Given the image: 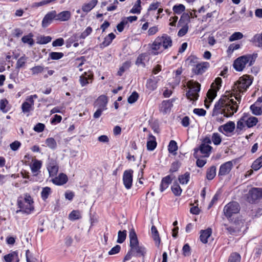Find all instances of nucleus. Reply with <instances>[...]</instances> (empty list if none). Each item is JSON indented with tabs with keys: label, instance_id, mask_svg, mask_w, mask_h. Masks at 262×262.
I'll return each mask as SVG.
<instances>
[{
	"label": "nucleus",
	"instance_id": "f257e3e1",
	"mask_svg": "<svg viewBox=\"0 0 262 262\" xmlns=\"http://www.w3.org/2000/svg\"><path fill=\"white\" fill-rule=\"evenodd\" d=\"M172 41L171 37L166 34L161 37H158L151 45V54L157 55L161 53L163 50H160L161 47L163 49H167L172 46Z\"/></svg>",
	"mask_w": 262,
	"mask_h": 262
},
{
	"label": "nucleus",
	"instance_id": "f03ea898",
	"mask_svg": "<svg viewBox=\"0 0 262 262\" xmlns=\"http://www.w3.org/2000/svg\"><path fill=\"white\" fill-rule=\"evenodd\" d=\"M130 250L133 253V256L144 257L146 253V248L140 245L135 230L132 228L129 234Z\"/></svg>",
	"mask_w": 262,
	"mask_h": 262
},
{
	"label": "nucleus",
	"instance_id": "7ed1b4c3",
	"mask_svg": "<svg viewBox=\"0 0 262 262\" xmlns=\"http://www.w3.org/2000/svg\"><path fill=\"white\" fill-rule=\"evenodd\" d=\"M33 204V199L28 193H26L24 198L19 197L17 200V205L19 209L17 210L16 213L30 214L34 209Z\"/></svg>",
	"mask_w": 262,
	"mask_h": 262
},
{
	"label": "nucleus",
	"instance_id": "20e7f679",
	"mask_svg": "<svg viewBox=\"0 0 262 262\" xmlns=\"http://www.w3.org/2000/svg\"><path fill=\"white\" fill-rule=\"evenodd\" d=\"M257 57V53L241 56L234 60L233 67L237 71H242L246 67V64H248V66H252Z\"/></svg>",
	"mask_w": 262,
	"mask_h": 262
},
{
	"label": "nucleus",
	"instance_id": "39448f33",
	"mask_svg": "<svg viewBox=\"0 0 262 262\" xmlns=\"http://www.w3.org/2000/svg\"><path fill=\"white\" fill-rule=\"evenodd\" d=\"M238 106L237 102L233 99H230L225 97V98H220L214 105L213 110H222L226 108L227 112L234 111L237 112Z\"/></svg>",
	"mask_w": 262,
	"mask_h": 262
},
{
	"label": "nucleus",
	"instance_id": "423d86ee",
	"mask_svg": "<svg viewBox=\"0 0 262 262\" xmlns=\"http://www.w3.org/2000/svg\"><path fill=\"white\" fill-rule=\"evenodd\" d=\"M252 80L247 75L241 77L234 84V89L240 93L245 92L252 84Z\"/></svg>",
	"mask_w": 262,
	"mask_h": 262
},
{
	"label": "nucleus",
	"instance_id": "0eeeda50",
	"mask_svg": "<svg viewBox=\"0 0 262 262\" xmlns=\"http://www.w3.org/2000/svg\"><path fill=\"white\" fill-rule=\"evenodd\" d=\"M262 196V189L252 188L245 194V200L250 203H255Z\"/></svg>",
	"mask_w": 262,
	"mask_h": 262
},
{
	"label": "nucleus",
	"instance_id": "6e6552de",
	"mask_svg": "<svg viewBox=\"0 0 262 262\" xmlns=\"http://www.w3.org/2000/svg\"><path fill=\"white\" fill-rule=\"evenodd\" d=\"M240 210V206L236 202H231L227 204L224 208V213L228 219L234 214H237Z\"/></svg>",
	"mask_w": 262,
	"mask_h": 262
},
{
	"label": "nucleus",
	"instance_id": "1a4fd4ad",
	"mask_svg": "<svg viewBox=\"0 0 262 262\" xmlns=\"http://www.w3.org/2000/svg\"><path fill=\"white\" fill-rule=\"evenodd\" d=\"M212 147L209 145H205L204 144H201L198 148H195L194 149L193 157L195 158L198 157H201L198 152L200 151V152L203 155V157H208L210 156Z\"/></svg>",
	"mask_w": 262,
	"mask_h": 262
},
{
	"label": "nucleus",
	"instance_id": "9d476101",
	"mask_svg": "<svg viewBox=\"0 0 262 262\" xmlns=\"http://www.w3.org/2000/svg\"><path fill=\"white\" fill-rule=\"evenodd\" d=\"M201 89V84L195 82L192 87L186 93L187 99L190 100H196L199 96L198 92H200Z\"/></svg>",
	"mask_w": 262,
	"mask_h": 262
},
{
	"label": "nucleus",
	"instance_id": "9b49d317",
	"mask_svg": "<svg viewBox=\"0 0 262 262\" xmlns=\"http://www.w3.org/2000/svg\"><path fill=\"white\" fill-rule=\"evenodd\" d=\"M133 170L132 169L126 170L123 174V183L127 189L131 188L133 184Z\"/></svg>",
	"mask_w": 262,
	"mask_h": 262
},
{
	"label": "nucleus",
	"instance_id": "f8f14e48",
	"mask_svg": "<svg viewBox=\"0 0 262 262\" xmlns=\"http://www.w3.org/2000/svg\"><path fill=\"white\" fill-rule=\"evenodd\" d=\"M209 63L208 62H202L193 66L192 68V72L195 75H202L205 73L209 67Z\"/></svg>",
	"mask_w": 262,
	"mask_h": 262
},
{
	"label": "nucleus",
	"instance_id": "ddd939ff",
	"mask_svg": "<svg viewBox=\"0 0 262 262\" xmlns=\"http://www.w3.org/2000/svg\"><path fill=\"white\" fill-rule=\"evenodd\" d=\"M56 20V11L52 10L48 12L43 18L41 21V26L43 28L48 27L53 21Z\"/></svg>",
	"mask_w": 262,
	"mask_h": 262
},
{
	"label": "nucleus",
	"instance_id": "4468645a",
	"mask_svg": "<svg viewBox=\"0 0 262 262\" xmlns=\"http://www.w3.org/2000/svg\"><path fill=\"white\" fill-rule=\"evenodd\" d=\"M233 167L232 161L226 162L222 164L220 167L218 176L219 177L224 176L228 174Z\"/></svg>",
	"mask_w": 262,
	"mask_h": 262
},
{
	"label": "nucleus",
	"instance_id": "2eb2a0df",
	"mask_svg": "<svg viewBox=\"0 0 262 262\" xmlns=\"http://www.w3.org/2000/svg\"><path fill=\"white\" fill-rule=\"evenodd\" d=\"M93 79V74L91 71L85 72L79 78V81L82 86L89 83H92Z\"/></svg>",
	"mask_w": 262,
	"mask_h": 262
},
{
	"label": "nucleus",
	"instance_id": "dca6fc26",
	"mask_svg": "<svg viewBox=\"0 0 262 262\" xmlns=\"http://www.w3.org/2000/svg\"><path fill=\"white\" fill-rule=\"evenodd\" d=\"M262 96L259 97L257 101L250 106V110L254 115H260L262 113Z\"/></svg>",
	"mask_w": 262,
	"mask_h": 262
},
{
	"label": "nucleus",
	"instance_id": "f3484780",
	"mask_svg": "<svg viewBox=\"0 0 262 262\" xmlns=\"http://www.w3.org/2000/svg\"><path fill=\"white\" fill-rule=\"evenodd\" d=\"M245 120V124L248 127H252L257 124L258 119L256 117L252 116L249 113H244L243 115V120Z\"/></svg>",
	"mask_w": 262,
	"mask_h": 262
},
{
	"label": "nucleus",
	"instance_id": "a211bd4d",
	"mask_svg": "<svg viewBox=\"0 0 262 262\" xmlns=\"http://www.w3.org/2000/svg\"><path fill=\"white\" fill-rule=\"evenodd\" d=\"M160 80L159 77H155L152 75L150 76V78L147 80L146 83V88L153 91L155 90L158 87V82Z\"/></svg>",
	"mask_w": 262,
	"mask_h": 262
},
{
	"label": "nucleus",
	"instance_id": "6ab92c4d",
	"mask_svg": "<svg viewBox=\"0 0 262 262\" xmlns=\"http://www.w3.org/2000/svg\"><path fill=\"white\" fill-rule=\"evenodd\" d=\"M235 129V123L232 121H229L227 123L220 126L219 127V131L224 134L232 133Z\"/></svg>",
	"mask_w": 262,
	"mask_h": 262
},
{
	"label": "nucleus",
	"instance_id": "aec40b11",
	"mask_svg": "<svg viewBox=\"0 0 262 262\" xmlns=\"http://www.w3.org/2000/svg\"><path fill=\"white\" fill-rule=\"evenodd\" d=\"M108 102L107 97L105 95L100 96L95 102V106L101 108L104 111L107 109L106 105Z\"/></svg>",
	"mask_w": 262,
	"mask_h": 262
},
{
	"label": "nucleus",
	"instance_id": "412c9836",
	"mask_svg": "<svg viewBox=\"0 0 262 262\" xmlns=\"http://www.w3.org/2000/svg\"><path fill=\"white\" fill-rule=\"evenodd\" d=\"M47 169L50 177H54L58 171L59 167L56 161L51 160L49 163Z\"/></svg>",
	"mask_w": 262,
	"mask_h": 262
},
{
	"label": "nucleus",
	"instance_id": "4be33fe9",
	"mask_svg": "<svg viewBox=\"0 0 262 262\" xmlns=\"http://www.w3.org/2000/svg\"><path fill=\"white\" fill-rule=\"evenodd\" d=\"M34 101L32 98L27 99V101L24 102L21 105L22 112L24 113H29L33 109Z\"/></svg>",
	"mask_w": 262,
	"mask_h": 262
},
{
	"label": "nucleus",
	"instance_id": "5701e85b",
	"mask_svg": "<svg viewBox=\"0 0 262 262\" xmlns=\"http://www.w3.org/2000/svg\"><path fill=\"white\" fill-rule=\"evenodd\" d=\"M68 180V178L67 176L63 173H61L58 177L52 179V182L53 184L60 186L66 184Z\"/></svg>",
	"mask_w": 262,
	"mask_h": 262
},
{
	"label": "nucleus",
	"instance_id": "b1692460",
	"mask_svg": "<svg viewBox=\"0 0 262 262\" xmlns=\"http://www.w3.org/2000/svg\"><path fill=\"white\" fill-rule=\"evenodd\" d=\"M71 17V13L69 11H63L59 13L56 12V20L60 21H66L69 20Z\"/></svg>",
	"mask_w": 262,
	"mask_h": 262
},
{
	"label": "nucleus",
	"instance_id": "393cba45",
	"mask_svg": "<svg viewBox=\"0 0 262 262\" xmlns=\"http://www.w3.org/2000/svg\"><path fill=\"white\" fill-rule=\"evenodd\" d=\"M200 241L204 244H206L208 242V238L211 236L212 234V229L210 228L206 230H201L200 231Z\"/></svg>",
	"mask_w": 262,
	"mask_h": 262
},
{
	"label": "nucleus",
	"instance_id": "a878e982",
	"mask_svg": "<svg viewBox=\"0 0 262 262\" xmlns=\"http://www.w3.org/2000/svg\"><path fill=\"white\" fill-rule=\"evenodd\" d=\"M172 181V178L170 175H168L165 177H164L161 181L160 184V190L161 192H163L166 188H168L169 184L171 183Z\"/></svg>",
	"mask_w": 262,
	"mask_h": 262
},
{
	"label": "nucleus",
	"instance_id": "bb28decb",
	"mask_svg": "<svg viewBox=\"0 0 262 262\" xmlns=\"http://www.w3.org/2000/svg\"><path fill=\"white\" fill-rule=\"evenodd\" d=\"M174 101V99H169L168 100H164L162 102L161 110L164 113L166 114L170 111L171 107L172 106V102Z\"/></svg>",
	"mask_w": 262,
	"mask_h": 262
},
{
	"label": "nucleus",
	"instance_id": "cd10ccee",
	"mask_svg": "<svg viewBox=\"0 0 262 262\" xmlns=\"http://www.w3.org/2000/svg\"><path fill=\"white\" fill-rule=\"evenodd\" d=\"M4 258L6 262H19L18 252L13 251L4 256Z\"/></svg>",
	"mask_w": 262,
	"mask_h": 262
},
{
	"label": "nucleus",
	"instance_id": "c85d7f7f",
	"mask_svg": "<svg viewBox=\"0 0 262 262\" xmlns=\"http://www.w3.org/2000/svg\"><path fill=\"white\" fill-rule=\"evenodd\" d=\"M156 138L151 134H149L147 142V149L149 151L154 150L157 146Z\"/></svg>",
	"mask_w": 262,
	"mask_h": 262
},
{
	"label": "nucleus",
	"instance_id": "c756f323",
	"mask_svg": "<svg viewBox=\"0 0 262 262\" xmlns=\"http://www.w3.org/2000/svg\"><path fill=\"white\" fill-rule=\"evenodd\" d=\"M98 0H92L88 3L84 4L81 8L82 10L86 13L91 11L97 4Z\"/></svg>",
	"mask_w": 262,
	"mask_h": 262
},
{
	"label": "nucleus",
	"instance_id": "7c9ffc66",
	"mask_svg": "<svg viewBox=\"0 0 262 262\" xmlns=\"http://www.w3.org/2000/svg\"><path fill=\"white\" fill-rule=\"evenodd\" d=\"M236 112H234V111H230L229 112L227 111L226 108H224L221 110H213L212 112V116H218L220 114H223L224 116L226 117H231L233 115L234 113Z\"/></svg>",
	"mask_w": 262,
	"mask_h": 262
},
{
	"label": "nucleus",
	"instance_id": "2f4dec72",
	"mask_svg": "<svg viewBox=\"0 0 262 262\" xmlns=\"http://www.w3.org/2000/svg\"><path fill=\"white\" fill-rule=\"evenodd\" d=\"M151 232L152 234V237L155 242L156 245L157 247H159L160 242H161V239L159 236V232L156 228V227L155 226H152L151 228Z\"/></svg>",
	"mask_w": 262,
	"mask_h": 262
},
{
	"label": "nucleus",
	"instance_id": "473e14b6",
	"mask_svg": "<svg viewBox=\"0 0 262 262\" xmlns=\"http://www.w3.org/2000/svg\"><path fill=\"white\" fill-rule=\"evenodd\" d=\"M250 41L255 46H262V33L255 34Z\"/></svg>",
	"mask_w": 262,
	"mask_h": 262
},
{
	"label": "nucleus",
	"instance_id": "72a5a7b5",
	"mask_svg": "<svg viewBox=\"0 0 262 262\" xmlns=\"http://www.w3.org/2000/svg\"><path fill=\"white\" fill-rule=\"evenodd\" d=\"M115 37L116 36L113 33H110L104 38V41L100 45V48L106 47L110 45Z\"/></svg>",
	"mask_w": 262,
	"mask_h": 262
},
{
	"label": "nucleus",
	"instance_id": "f704fd0d",
	"mask_svg": "<svg viewBox=\"0 0 262 262\" xmlns=\"http://www.w3.org/2000/svg\"><path fill=\"white\" fill-rule=\"evenodd\" d=\"M216 176V167L211 166L207 169L206 171V178L208 180H212Z\"/></svg>",
	"mask_w": 262,
	"mask_h": 262
},
{
	"label": "nucleus",
	"instance_id": "c9c22d12",
	"mask_svg": "<svg viewBox=\"0 0 262 262\" xmlns=\"http://www.w3.org/2000/svg\"><path fill=\"white\" fill-rule=\"evenodd\" d=\"M41 165L42 163L40 161L35 159L32 164L30 166L32 172L33 173L37 172L41 168Z\"/></svg>",
	"mask_w": 262,
	"mask_h": 262
},
{
	"label": "nucleus",
	"instance_id": "e433bc0d",
	"mask_svg": "<svg viewBox=\"0 0 262 262\" xmlns=\"http://www.w3.org/2000/svg\"><path fill=\"white\" fill-rule=\"evenodd\" d=\"M190 179V173L186 172L184 174L180 175L178 180L182 185L187 184Z\"/></svg>",
	"mask_w": 262,
	"mask_h": 262
},
{
	"label": "nucleus",
	"instance_id": "4c0bfd02",
	"mask_svg": "<svg viewBox=\"0 0 262 262\" xmlns=\"http://www.w3.org/2000/svg\"><path fill=\"white\" fill-rule=\"evenodd\" d=\"M130 61H127L124 62L122 66L119 68V70L117 72V75L119 76H121L123 73L130 68Z\"/></svg>",
	"mask_w": 262,
	"mask_h": 262
},
{
	"label": "nucleus",
	"instance_id": "58836bf2",
	"mask_svg": "<svg viewBox=\"0 0 262 262\" xmlns=\"http://www.w3.org/2000/svg\"><path fill=\"white\" fill-rule=\"evenodd\" d=\"M33 36L32 33H29L28 35L24 36L21 38V41L24 43H28L30 46H32L34 43V39L32 38Z\"/></svg>",
	"mask_w": 262,
	"mask_h": 262
},
{
	"label": "nucleus",
	"instance_id": "ea45409f",
	"mask_svg": "<svg viewBox=\"0 0 262 262\" xmlns=\"http://www.w3.org/2000/svg\"><path fill=\"white\" fill-rule=\"evenodd\" d=\"M262 167V156L258 157L252 163L251 167L253 170L257 171Z\"/></svg>",
	"mask_w": 262,
	"mask_h": 262
},
{
	"label": "nucleus",
	"instance_id": "a19ab883",
	"mask_svg": "<svg viewBox=\"0 0 262 262\" xmlns=\"http://www.w3.org/2000/svg\"><path fill=\"white\" fill-rule=\"evenodd\" d=\"M45 143L48 147L54 150L57 147V143L53 138H48L46 140Z\"/></svg>",
	"mask_w": 262,
	"mask_h": 262
},
{
	"label": "nucleus",
	"instance_id": "79ce46f5",
	"mask_svg": "<svg viewBox=\"0 0 262 262\" xmlns=\"http://www.w3.org/2000/svg\"><path fill=\"white\" fill-rule=\"evenodd\" d=\"M51 193V189L49 187H43L41 192V196L43 201H46Z\"/></svg>",
	"mask_w": 262,
	"mask_h": 262
},
{
	"label": "nucleus",
	"instance_id": "37998d69",
	"mask_svg": "<svg viewBox=\"0 0 262 262\" xmlns=\"http://www.w3.org/2000/svg\"><path fill=\"white\" fill-rule=\"evenodd\" d=\"M27 58L24 55L20 57L17 61L16 64V69L19 70L20 68L24 67L27 62Z\"/></svg>",
	"mask_w": 262,
	"mask_h": 262
},
{
	"label": "nucleus",
	"instance_id": "c03bdc74",
	"mask_svg": "<svg viewBox=\"0 0 262 262\" xmlns=\"http://www.w3.org/2000/svg\"><path fill=\"white\" fill-rule=\"evenodd\" d=\"M171 191L176 196H180L182 190L177 183H174L171 187Z\"/></svg>",
	"mask_w": 262,
	"mask_h": 262
},
{
	"label": "nucleus",
	"instance_id": "a18cd8bd",
	"mask_svg": "<svg viewBox=\"0 0 262 262\" xmlns=\"http://www.w3.org/2000/svg\"><path fill=\"white\" fill-rule=\"evenodd\" d=\"M37 43L42 45L50 42L52 40V37L50 36H41L37 38Z\"/></svg>",
	"mask_w": 262,
	"mask_h": 262
},
{
	"label": "nucleus",
	"instance_id": "49530a36",
	"mask_svg": "<svg viewBox=\"0 0 262 262\" xmlns=\"http://www.w3.org/2000/svg\"><path fill=\"white\" fill-rule=\"evenodd\" d=\"M147 56L146 53H142L140 54L137 58L136 61V64L137 66H139L140 64L142 65L143 67L145 66V63L144 62V61L145 60V58Z\"/></svg>",
	"mask_w": 262,
	"mask_h": 262
},
{
	"label": "nucleus",
	"instance_id": "de8ad7c7",
	"mask_svg": "<svg viewBox=\"0 0 262 262\" xmlns=\"http://www.w3.org/2000/svg\"><path fill=\"white\" fill-rule=\"evenodd\" d=\"M126 237V231L125 230L123 231H119L118 233V239L117 242L118 243L121 244L124 242Z\"/></svg>",
	"mask_w": 262,
	"mask_h": 262
},
{
	"label": "nucleus",
	"instance_id": "09e8293b",
	"mask_svg": "<svg viewBox=\"0 0 262 262\" xmlns=\"http://www.w3.org/2000/svg\"><path fill=\"white\" fill-rule=\"evenodd\" d=\"M211 139L213 144L216 145L220 144L222 142V138L217 133H214L212 134Z\"/></svg>",
	"mask_w": 262,
	"mask_h": 262
},
{
	"label": "nucleus",
	"instance_id": "8fccbe9b",
	"mask_svg": "<svg viewBox=\"0 0 262 262\" xmlns=\"http://www.w3.org/2000/svg\"><path fill=\"white\" fill-rule=\"evenodd\" d=\"M64 54L62 52H52L49 53V57L52 60H58L62 58Z\"/></svg>",
	"mask_w": 262,
	"mask_h": 262
},
{
	"label": "nucleus",
	"instance_id": "3c124183",
	"mask_svg": "<svg viewBox=\"0 0 262 262\" xmlns=\"http://www.w3.org/2000/svg\"><path fill=\"white\" fill-rule=\"evenodd\" d=\"M241 255L236 252L232 253L230 255L228 262H239L241 260Z\"/></svg>",
	"mask_w": 262,
	"mask_h": 262
},
{
	"label": "nucleus",
	"instance_id": "603ef678",
	"mask_svg": "<svg viewBox=\"0 0 262 262\" xmlns=\"http://www.w3.org/2000/svg\"><path fill=\"white\" fill-rule=\"evenodd\" d=\"M168 149L170 153H173L178 150L177 142L174 140H171L168 146Z\"/></svg>",
	"mask_w": 262,
	"mask_h": 262
},
{
	"label": "nucleus",
	"instance_id": "864d4df0",
	"mask_svg": "<svg viewBox=\"0 0 262 262\" xmlns=\"http://www.w3.org/2000/svg\"><path fill=\"white\" fill-rule=\"evenodd\" d=\"M217 91L218 90H216L215 89L212 88L208 91L207 97L211 101H212L216 96V93Z\"/></svg>",
	"mask_w": 262,
	"mask_h": 262
},
{
	"label": "nucleus",
	"instance_id": "5fc2aeb1",
	"mask_svg": "<svg viewBox=\"0 0 262 262\" xmlns=\"http://www.w3.org/2000/svg\"><path fill=\"white\" fill-rule=\"evenodd\" d=\"M185 7L182 4L176 5L173 7V12L178 14H180L183 12H184L185 11Z\"/></svg>",
	"mask_w": 262,
	"mask_h": 262
},
{
	"label": "nucleus",
	"instance_id": "6e6d98bb",
	"mask_svg": "<svg viewBox=\"0 0 262 262\" xmlns=\"http://www.w3.org/2000/svg\"><path fill=\"white\" fill-rule=\"evenodd\" d=\"M243 37V34L239 32L233 33L229 37V41H233L236 40L241 39Z\"/></svg>",
	"mask_w": 262,
	"mask_h": 262
},
{
	"label": "nucleus",
	"instance_id": "4d7b16f0",
	"mask_svg": "<svg viewBox=\"0 0 262 262\" xmlns=\"http://www.w3.org/2000/svg\"><path fill=\"white\" fill-rule=\"evenodd\" d=\"M222 79L220 77H217L215 79L214 82H213L211 85V88L215 89L216 90H219L221 86Z\"/></svg>",
	"mask_w": 262,
	"mask_h": 262
},
{
	"label": "nucleus",
	"instance_id": "13d9d810",
	"mask_svg": "<svg viewBox=\"0 0 262 262\" xmlns=\"http://www.w3.org/2000/svg\"><path fill=\"white\" fill-rule=\"evenodd\" d=\"M80 217L79 212L77 210H73L69 215V219L72 221L78 220Z\"/></svg>",
	"mask_w": 262,
	"mask_h": 262
},
{
	"label": "nucleus",
	"instance_id": "bf43d9fd",
	"mask_svg": "<svg viewBox=\"0 0 262 262\" xmlns=\"http://www.w3.org/2000/svg\"><path fill=\"white\" fill-rule=\"evenodd\" d=\"M30 70L33 75H36L41 73L44 70V67L41 66H37L32 68Z\"/></svg>",
	"mask_w": 262,
	"mask_h": 262
},
{
	"label": "nucleus",
	"instance_id": "052dcab7",
	"mask_svg": "<svg viewBox=\"0 0 262 262\" xmlns=\"http://www.w3.org/2000/svg\"><path fill=\"white\" fill-rule=\"evenodd\" d=\"M93 29L91 27H87L79 36L80 38L84 39L92 32Z\"/></svg>",
	"mask_w": 262,
	"mask_h": 262
},
{
	"label": "nucleus",
	"instance_id": "680f3d73",
	"mask_svg": "<svg viewBox=\"0 0 262 262\" xmlns=\"http://www.w3.org/2000/svg\"><path fill=\"white\" fill-rule=\"evenodd\" d=\"M138 97V94L136 92H134L128 98V102L132 104L137 100Z\"/></svg>",
	"mask_w": 262,
	"mask_h": 262
},
{
	"label": "nucleus",
	"instance_id": "e2e57ef3",
	"mask_svg": "<svg viewBox=\"0 0 262 262\" xmlns=\"http://www.w3.org/2000/svg\"><path fill=\"white\" fill-rule=\"evenodd\" d=\"M181 166V163L179 161L173 162L171 164V166L170 169V172H174L178 170L179 168Z\"/></svg>",
	"mask_w": 262,
	"mask_h": 262
},
{
	"label": "nucleus",
	"instance_id": "0e129e2a",
	"mask_svg": "<svg viewBox=\"0 0 262 262\" xmlns=\"http://www.w3.org/2000/svg\"><path fill=\"white\" fill-rule=\"evenodd\" d=\"M190 250L191 249L188 244H185L182 248L183 254L184 256H189L191 254Z\"/></svg>",
	"mask_w": 262,
	"mask_h": 262
},
{
	"label": "nucleus",
	"instance_id": "69168bd1",
	"mask_svg": "<svg viewBox=\"0 0 262 262\" xmlns=\"http://www.w3.org/2000/svg\"><path fill=\"white\" fill-rule=\"evenodd\" d=\"M21 143L18 141H15L10 144V148L13 151H16L20 147Z\"/></svg>",
	"mask_w": 262,
	"mask_h": 262
},
{
	"label": "nucleus",
	"instance_id": "338daca9",
	"mask_svg": "<svg viewBox=\"0 0 262 262\" xmlns=\"http://www.w3.org/2000/svg\"><path fill=\"white\" fill-rule=\"evenodd\" d=\"M45 128V125L43 123H38L34 127V130L37 132V133H40L42 132Z\"/></svg>",
	"mask_w": 262,
	"mask_h": 262
},
{
	"label": "nucleus",
	"instance_id": "774afa93",
	"mask_svg": "<svg viewBox=\"0 0 262 262\" xmlns=\"http://www.w3.org/2000/svg\"><path fill=\"white\" fill-rule=\"evenodd\" d=\"M64 44V39L62 38H59L56 39L52 42L53 47H60Z\"/></svg>",
	"mask_w": 262,
	"mask_h": 262
}]
</instances>
